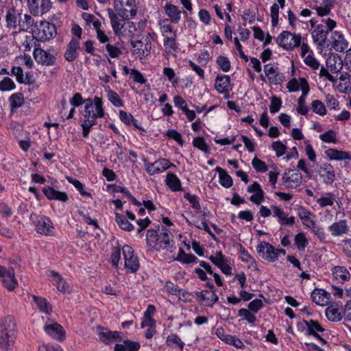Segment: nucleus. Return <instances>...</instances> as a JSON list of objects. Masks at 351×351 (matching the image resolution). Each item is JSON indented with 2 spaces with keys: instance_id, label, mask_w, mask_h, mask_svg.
Wrapping results in <instances>:
<instances>
[{
  "instance_id": "864d4df0",
  "label": "nucleus",
  "mask_w": 351,
  "mask_h": 351,
  "mask_svg": "<svg viewBox=\"0 0 351 351\" xmlns=\"http://www.w3.org/2000/svg\"><path fill=\"white\" fill-rule=\"evenodd\" d=\"M11 75L16 77V80L19 84H32L31 82H25L24 79L23 70L21 66H13L11 69Z\"/></svg>"
},
{
  "instance_id": "603ef678",
  "label": "nucleus",
  "mask_w": 351,
  "mask_h": 351,
  "mask_svg": "<svg viewBox=\"0 0 351 351\" xmlns=\"http://www.w3.org/2000/svg\"><path fill=\"white\" fill-rule=\"evenodd\" d=\"M166 342L167 345L169 347H173V345H176L180 350H182L184 346V343L178 335L174 333H171L167 337Z\"/></svg>"
},
{
  "instance_id": "338daca9",
  "label": "nucleus",
  "mask_w": 351,
  "mask_h": 351,
  "mask_svg": "<svg viewBox=\"0 0 351 351\" xmlns=\"http://www.w3.org/2000/svg\"><path fill=\"white\" fill-rule=\"evenodd\" d=\"M271 148L276 152V154L278 157L283 156L287 149V146L280 141L273 142Z\"/></svg>"
},
{
  "instance_id": "f257e3e1",
  "label": "nucleus",
  "mask_w": 351,
  "mask_h": 351,
  "mask_svg": "<svg viewBox=\"0 0 351 351\" xmlns=\"http://www.w3.org/2000/svg\"><path fill=\"white\" fill-rule=\"evenodd\" d=\"M17 337L16 324L12 315L0 319V348L3 351H12Z\"/></svg>"
},
{
  "instance_id": "9d476101",
  "label": "nucleus",
  "mask_w": 351,
  "mask_h": 351,
  "mask_svg": "<svg viewBox=\"0 0 351 351\" xmlns=\"http://www.w3.org/2000/svg\"><path fill=\"white\" fill-rule=\"evenodd\" d=\"M256 251L260 257L268 262L273 263L278 260L276 248L268 242H260L256 247Z\"/></svg>"
},
{
  "instance_id": "3c124183",
  "label": "nucleus",
  "mask_w": 351,
  "mask_h": 351,
  "mask_svg": "<svg viewBox=\"0 0 351 351\" xmlns=\"http://www.w3.org/2000/svg\"><path fill=\"white\" fill-rule=\"evenodd\" d=\"M216 63L219 69L223 72H228L231 69L230 61L226 56H218L216 60Z\"/></svg>"
},
{
  "instance_id": "de8ad7c7",
  "label": "nucleus",
  "mask_w": 351,
  "mask_h": 351,
  "mask_svg": "<svg viewBox=\"0 0 351 351\" xmlns=\"http://www.w3.org/2000/svg\"><path fill=\"white\" fill-rule=\"evenodd\" d=\"M37 26L34 23V19L29 14H25L23 16V19L21 21V26L19 29V32H27L29 29L32 28L33 26Z\"/></svg>"
},
{
  "instance_id": "0e129e2a",
  "label": "nucleus",
  "mask_w": 351,
  "mask_h": 351,
  "mask_svg": "<svg viewBox=\"0 0 351 351\" xmlns=\"http://www.w3.org/2000/svg\"><path fill=\"white\" fill-rule=\"evenodd\" d=\"M291 37V44L285 45L287 51L293 50L295 47H298L302 45V36L300 34L292 33Z\"/></svg>"
},
{
  "instance_id": "cd10ccee",
  "label": "nucleus",
  "mask_w": 351,
  "mask_h": 351,
  "mask_svg": "<svg viewBox=\"0 0 351 351\" xmlns=\"http://www.w3.org/2000/svg\"><path fill=\"white\" fill-rule=\"evenodd\" d=\"M160 226H158V230L149 229L146 233V243L148 247V251L152 252L154 250H159L160 247L157 245L159 241Z\"/></svg>"
},
{
  "instance_id": "7c9ffc66",
  "label": "nucleus",
  "mask_w": 351,
  "mask_h": 351,
  "mask_svg": "<svg viewBox=\"0 0 351 351\" xmlns=\"http://www.w3.org/2000/svg\"><path fill=\"white\" fill-rule=\"evenodd\" d=\"M164 10L172 23L177 24L180 22L182 11L176 5L171 3H166Z\"/></svg>"
},
{
  "instance_id": "e433bc0d",
  "label": "nucleus",
  "mask_w": 351,
  "mask_h": 351,
  "mask_svg": "<svg viewBox=\"0 0 351 351\" xmlns=\"http://www.w3.org/2000/svg\"><path fill=\"white\" fill-rule=\"evenodd\" d=\"M24 101L23 94L21 92L15 93L10 95L8 99V102L11 112H15L18 108L23 105Z\"/></svg>"
},
{
  "instance_id": "a19ab883",
  "label": "nucleus",
  "mask_w": 351,
  "mask_h": 351,
  "mask_svg": "<svg viewBox=\"0 0 351 351\" xmlns=\"http://www.w3.org/2000/svg\"><path fill=\"white\" fill-rule=\"evenodd\" d=\"M115 221L123 230L130 232L134 230V226L122 215L118 213H115Z\"/></svg>"
},
{
  "instance_id": "09e8293b",
  "label": "nucleus",
  "mask_w": 351,
  "mask_h": 351,
  "mask_svg": "<svg viewBox=\"0 0 351 351\" xmlns=\"http://www.w3.org/2000/svg\"><path fill=\"white\" fill-rule=\"evenodd\" d=\"M295 245L299 251H304L308 244V241L304 232H300L295 236Z\"/></svg>"
},
{
  "instance_id": "680f3d73",
  "label": "nucleus",
  "mask_w": 351,
  "mask_h": 351,
  "mask_svg": "<svg viewBox=\"0 0 351 351\" xmlns=\"http://www.w3.org/2000/svg\"><path fill=\"white\" fill-rule=\"evenodd\" d=\"M171 232L165 226L161 227L160 234L159 235V241L165 245L167 247L170 244Z\"/></svg>"
},
{
  "instance_id": "bb28decb",
  "label": "nucleus",
  "mask_w": 351,
  "mask_h": 351,
  "mask_svg": "<svg viewBox=\"0 0 351 351\" xmlns=\"http://www.w3.org/2000/svg\"><path fill=\"white\" fill-rule=\"evenodd\" d=\"M230 77L226 75H217L215 83L216 90L221 94L228 93L230 90Z\"/></svg>"
},
{
  "instance_id": "1a4fd4ad",
  "label": "nucleus",
  "mask_w": 351,
  "mask_h": 351,
  "mask_svg": "<svg viewBox=\"0 0 351 351\" xmlns=\"http://www.w3.org/2000/svg\"><path fill=\"white\" fill-rule=\"evenodd\" d=\"M21 19L22 13L19 12L14 6H12L7 10L5 14L7 28L16 30V32H19Z\"/></svg>"
},
{
  "instance_id": "ddd939ff",
  "label": "nucleus",
  "mask_w": 351,
  "mask_h": 351,
  "mask_svg": "<svg viewBox=\"0 0 351 351\" xmlns=\"http://www.w3.org/2000/svg\"><path fill=\"white\" fill-rule=\"evenodd\" d=\"M97 332L99 341L106 345H109L112 341H120L122 339L120 332L112 331L101 325L97 326Z\"/></svg>"
},
{
  "instance_id": "0eeeda50",
  "label": "nucleus",
  "mask_w": 351,
  "mask_h": 351,
  "mask_svg": "<svg viewBox=\"0 0 351 351\" xmlns=\"http://www.w3.org/2000/svg\"><path fill=\"white\" fill-rule=\"evenodd\" d=\"M33 56L38 64L43 65L52 66L56 62L55 56L51 54L48 51L41 49L39 43H34Z\"/></svg>"
},
{
  "instance_id": "49530a36",
  "label": "nucleus",
  "mask_w": 351,
  "mask_h": 351,
  "mask_svg": "<svg viewBox=\"0 0 351 351\" xmlns=\"http://www.w3.org/2000/svg\"><path fill=\"white\" fill-rule=\"evenodd\" d=\"M291 35L292 33L289 31H282L277 37L276 43L283 49L287 51V49L285 48L286 47L285 45L291 44V40H289V38Z\"/></svg>"
},
{
  "instance_id": "052dcab7",
  "label": "nucleus",
  "mask_w": 351,
  "mask_h": 351,
  "mask_svg": "<svg viewBox=\"0 0 351 351\" xmlns=\"http://www.w3.org/2000/svg\"><path fill=\"white\" fill-rule=\"evenodd\" d=\"M165 136H167L169 138L173 139L180 146H182L184 145V141L182 138V136L181 134L176 130H168L165 133Z\"/></svg>"
},
{
  "instance_id": "6e6552de",
  "label": "nucleus",
  "mask_w": 351,
  "mask_h": 351,
  "mask_svg": "<svg viewBox=\"0 0 351 351\" xmlns=\"http://www.w3.org/2000/svg\"><path fill=\"white\" fill-rule=\"evenodd\" d=\"M122 251L125 268L131 273H135L139 269L140 264L138 257L134 255L132 247L128 245H125L122 248Z\"/></svg>"
},
{
  "instance_id": "f704fd0d",
  "label": "nucleus",
  "mask_w": 351,
  "mask_h": 351,
  "mask_svg": "<svg viewBox=\"0 0 351 351\" xmlns=\"http://www.w3.org/2000/svg\"><path fill=\"white\" fill-rule=\"evenodd\" d=\"M328 32L324 24L318 25L312 33L314 43H317L319 45H323L326 43Z\"/></svg>"
},
{
  "instance_id": "c03bdc74",
  "label": "nucleus",
  "mask_w": 351,
  "mask_h": 351,
  "mask_svg": "<svg viewBox=\"0 0 351 351\" xmlns=\"http://www.w3.org/2000/svg\"><path fill=\"white\" fill-rule=\"evenodd\" d=\"M106 93L108 99L114 106L117 108L123 106V101L117 92L108 87V90H106Z\"/></svg>"
},
{
  "instance_id": "f3484780",
  "label": "nucleus",
  "mask_w": 351,
  "mask_h": 351,
  "mask_svg": "<svg viewBox=\"0 0 351 351\" xmlns=\"http://www.w3.org/2000/svg\"><path fill=\"white\" fill-rule=\"evenodd\" d=\"M271 209L273 212V216L278 219V222L281 226H292L295 224V218L293 216L288 217V215L284 210L277 206L271 205Z\"/></svg>"
},
{
  "instance_id": "2eb2a0df",
  "label": "nucleus",
  "mask_w": 351,
  "mask_h": 351,
  "mask_svg": "<svg viewBox=\"0 0 351 351\" xmlns=\"http://www.w3.org/2000/svg\"><path fill=\"white\" fill-rule=\"evenodd\" d=\"M343 304L338 301L329 305L326 311L325 315L327 319L332 322H338L341 320L343 314Z\"/></svg>"
},
{
  "instance_id": "5fc2aeb1",
  "label": "nucleus",
  "mask_w": 351,
  "mask_h": 351,
  "mask_svg": "<svg viewBox=\"0 0 351 351\" xmlns=\"http://www.w3.org/2000/svg\"><path fill=\"white\" fill-rule=\"evenodd\" d=\"M16 88V84L9 77H5L0 82V90L1 92L11 91Z\"/></svg>"
},
{
  "instance_id": "20e7f679",
  "label": "nucleus",
  "mask_w": 351,
  "mask_h": 351,
  "mask_svg": "<svg viewBox=\"0 0 351 351\" xmlns=\"http://www.w3.org/2000/svg\"><path fill=\"white\" fill-rule=\"evenodd\" d=\"M84 120L83 123L90 128L97 124V119L102 118L105 115V110L103 106V100L101 97H95V111L90 112L89 116L86 113L84 114Z\"/></svg>"
},
{
  "instance_id": "37998d69",
  "label": "nucleus",
  "mask_w": 351,
  "mask_h": 351,
  "mask_svg": "<svg viewBox=\"0 0 351 351\" xmlns=\"http://www.w3.org/2000/svg\"><path fill=\"white\" fill-rule=\"evenodd\" d=\"M33 300L34 302L38 306L40 311L45 313L46 314L50 313V312L51 311V308L50 307L49 302L47 301L45 298L34 295Z\"/></svg>"
},
{
  "instance_id": "69168bd1",
  "label": "nucleus",
  "mask_w": 351,
  "mask_h": 351,
  "mask_svg": "<svg viewBox=\"0 0 351 351\" xmlns=\"http://www.w3.org/2000/svg\"><path fill=\"white\" fill-rule=\"evenodd\" d=\"M319 138L326 143H336L337 141L336 132L333 130H329L320 134Z\"/></svg>"
},
{
  "instance_id": "bf43d9fd",
  "label": "nucleus",
  "mask_w": 351,
  "mask_h": 351,
  "mask_svg": "<svg viewBox=\"0 0 351 351\" xmlns=\"http://www.w3.org/2000/svg\"><path fill=\"white\" fill-rule=\"evenodd\" d=\"M311 110L313 112L321 116L325 115L327 112L324 104L318 99L312 101Z\"/></svg>"
},
{
  "instance_id": "6e6d98bb",
  "label": "nucleus",
  "mask_w": 351,
  "mask_h": 351,
  "mask_svg": "<svg viewBox=\"0 0 351 351\" xmlns=\"http://www.w3.org/2000/svg\"><path fill=\"white\" fill-rule=\"evenodd\" d=\"M335 200V195L332 193H327L326 196L317 199V202L322 208H324L328 206H332Z\"/></svg>"
},
{
  "instance_id": "ea45409f",
  "label": "nucleus",
  "mask_w": 351,
  "mask_h": 351,
  "mask_svg": "<svg viewBox=\"0 0 351 351\" xmlns=\"http://www.w3.org/2000/svg\"><path fill=\"white\" fill-rule=\"evenodd\" d=\"M176 260L185 264L199 262L198 258L194 254H186L182 248H180Z\"/></svg>"
},
{
  "instance_id": "6ab92c4d",
  "label": "nucleus",
  "mask_w": 351,
  "mask_h": 351,
  "mask_svg": "<svg viewBox=\"0 0 351 351\" xmlns=\"http://www.w3.org/2000/svg\"><path fill=\"white\" fill-rule=\"evenodd\" d=\"M215 335L224 343L233 346L237 348H243L245 345L243 342L235 335H228L225 332L223 328L216 329Z\"/></svg>"
},
{
  "instance_id": "8fccbe9b",
  "label": "nucleus",
  "mask_w": 351,
  "mask_h": 351,
  "mask_svg": "<svg viewBox=\"0 0 351 351\" xmlns=\"http://www.w3.org/2000/svg\"><path fill=\"white\" fill-rule=\"evenodd\" d=\"M193 145L195 148L201 150L202 152H204L205 154L210 153V147L206 143L205 139L202 136H197V137L193 138Z\"/></svg>"
},
{
  "instance_id": "4c0bfd02",
  "label": "nucleus",
  "mask_w": 351,
  "mask_h": 351,
  "mask_svg": "<svg viewBox=\"0 0 351 351\" xmlns=\"http://www.w3.org/2000/svg\"><path fill=\"white\" fill-rule=\"evenodd\" d=\"M165 183L172 191H180L182 190L181 181L178 177L173 173H169L167 175Z\"/></svg>"
},
{
  "instance_id": "58836bf2",
  "label": "nucleus",
  "mask_w": 351,
  "mask_h": 351,
  "mask_svg": "<svg viewBox=\"0 0 351 351\" xmlns=\"http://www.w3.org/2000/svg\"><path fill=\"white\" fill-rule=\"evenodd\" d=\"M215 171L219 173V182L222 186L228 189L232 186V178L225 169L220 167H217Z\"/></svg>"
},
{
  "instance_id": "2f4dec72",
  "label": "nucleus",
  "mask_w": 351,
  "mask_h": 351,
  "mask_svg": "<svg viewBox=\"0 0 351 351\" xmlns=\"http://www.w3.org/2000/svg\"><path fill=\"white\" fill-rule=\"evenodd\" d=\"M320 176L323 178V182L326 184H331L335 180V173L331 164L325 162L320 167Z\"/></svg>"
},
{
  "instance_id": "b1692460",
  "label": "nucleus",
  "mask_w": 351,
  "mask_h": 351,
  "mask_svg": "<svg viewBox=\"0 0 351 351\" xmlns=\"http://www.w3.org/2000/svg\"><path fill=\"white\" fill-rule=\"evenodd\" d=\"M312 300L317 305L326 306L331 300L330 293L323 289L315 288L311 295Z\"/></svg>"
},
{
  "instance_id": "79ce46f5",
  "label": "nucleus",
  "mask_w": 351,
  "mask_h": 351,
  "mask_svg": "<svg viewBox=\"0 0 351 351\" xmlns=\"http://www.w3.org/2000/svg\"><path fill=\"white\" fill-rule=\"evenodd\" d=\"M130 44L133 48L132 53L139 59H143L145 57L143 48H144V43L142 40H132Z\"/></svg>"
},
{
  "instance_id": "473e14b6",
  "label": "nucleus",
  "mask_w": 351,
  "mask_h": 351,
  "mask_svg": "<svg viewBox=\"0 0 351 351\" xmlns=\"http://www.w3.org/2000/svg\"><path fill=\"white\" fill-rule=\"evenodd\" d=\"M107 11L108 16L110 20L111 26L114 31V34L116 36L125 35L124 31H123V29L124 28V25H121L120 23L121 20L119 19L117 15L113 12V10L111 8H108Z\"/></svg>"
},
{
  "instance_id": "4d7b16f0",
  "label": "nucleus",
  "mask_w": 351,
  "mask_h": 351,
  "mask_svg": "<svg viewBox=\"0 0 351 351\" xmlns=\"http://www.w3.org/2000/svg\"><path fill=\"white\" fill-rule=\"evenodd\" d=\"M313 234L317 237L320 241H324L326 238V233L323 228L319 226H317L315 221H311V227Z\"/></svg>"
},
{
  "instance_id": "9b49d317",
  "label": "nucleus",
  "mask_w": 351,
  "mask_h": 351,
  "mask_svg": "<svg viewBox=\"0 0 351 351\" xmlns=\"http://www.w3.org/2000/svg\"><path fill=\"white\" fill-rule=\"evenodd\" d=\"M0 281L8 291H14L18 285L14 268L12 267L6 268L3 266V269L1 271L0 274Z\"/></svg>"
},
{
  "instance_id": "c85d7f7f",
  "label": "nucleus",
  "mask_w": 351,
  "mask_h": 351,
  "mask_svg": "<svg viewBox=\"0 0 351 351\" xmlns=\"http://www.w3.org/2000/svg\"><path fill=\"white\" fill-rule=\"evenodd\" d=\"M332 47L338 52H342L348 46V41L344 38L343 35L339 32L335 31L332 35Z\"/></svg>"
},
{
  "instance_id": "72a5a7b5",
  "label": "nucleus",
  "mask_w": 351,
  "mask_h": 351,
  "mask_svg": "<svg viewBox=\"0 0 351 351\" xmlns=\"http://www.w3.org/2000/svg\"><path fill=\"white\" fill-rule=\"evenodd\" d=\"M325 154L330 160H351V154L349 152L329 148L325 151Z\"/></svg>"
},
{
  "instance_id": "393cba45",
  "label": "nucleus",
  "mask_w": 351,
  "mask_h": 351,
  "mask_svg": "<svg viewBox=\"0 0 351 351\" xmlns=\"http://www.w3.org/2000/svg\"><path fill=\"white\" fill-rule=\"evenodd\" d=\"M42 191L49 200H58L62 202H66L69 200L68 195L65 192L57 191L51 186H45L43 188Z\"/></svg>"
},
{
  "instance_id": "4468645a",
  "label": "nucleus",
  "mask_w": 351,
  "mask_h": 351,
  "mask_svg": "<svg viewBox=\"0 0 351 351\" xmlns=\"http://www.w3.org/2000/svg\"><path fill=\"white\" fill-rule=\"evenodd\" d=\"M282 183L287 189H295L302 183V176L298 171L289 169L282 176Z\"/></svg>"
},
{
  "instance_id": "a878e982",
  "label": "nucleus",
  "mask_w": 351,
  "mask_h": 351,
  "mask_svg": "<svg viewBox=\"0 0 351 351\" xmlns=\"http://www.w3.org/2000/svg\"><path fill=\"white\" fill-rule=\"evenodd\" d=\"M328 230L332 236L339 237L348 234L349 227L346 219H341L328 226Z\"/></svg>"
},
{
  "instance_id": "39448f33",
  "label": "nucleus",
  "mask_w": 351,
  "mask_h": 351,
  "mask_svg": "<svg viewBox=\"0 0 351 351\" xmlns=\"http://www.w3.org/2000/svg\"><path fill=\"white\" fill-rule=\"evenodd\" d=\"M34 32L36 40L46 41L50 40L56 34V27L53 23L43 21L40 22Z\"/></svg>"
},
{
  "instance_id": "774afa93",
  "label": "nucleus",
  "mask_w": 351,
  "mask_h": 351,
  "mask_svg": "<svg viewBox=\"0 0 351 351\" xmlns=\"http://www.w3.org/2000/svg\"><path fill=\"white\" fill-rule=\"evenodd\" d=\"M252 165L257 172H265L267 171V166L265 162L255 157L252 161Z\"/></svg>"
},
{
  "instance_id": "c756f323",
  "label": "nucleus",
  "mask_w": 351,
  "mask_h": 351,
  "mask_svg": "<svg viewBox=\"0 0 351 351\" xmlns=\"http://www.w3.org/2000/svg\"><path fill=\"white\" fill-rule=\"evenodd\" d=\"M334 278L340 283H344L350 279L351 274L343 266H334L331 269Z\"/></svg>"
},
{
  "instance_id": "a211bd4d",
  "label": "nucleus",
  "mask_w": 351,
  "mask_h": 351,
  "mask_svg": "<svg viewBox=\"0 0 351 351\" xmlns=\"http://www.w3.org/2000/svg\"><path fill=\"white\" fill-rule=\"evenodd\" d=\"M195 295L197 300L205 306L213 307L219 300V297L214 291L210 293L208 290L195 291Z\"/></svg>"
},
{
  "instance_id": "5701e85b",
  "label": "nucleus",
  "mask_w": 351,
  "mask_h": 351,
  "mask_svg": "<svg viewBox=\"0 0 351 351\" xmlns=\"http://www.w3.org/2000/svg\"><path fill=\"white\" fill-rule=\"evenodd\" d=\"M44 330L48 335L58 341H63L66 338L65 330L58 323L47 325Z\"/></svg>"
},
{
  "instance_id": "13d9d810",
  "label": "nucleus",
  "mask_w": 351,
  "mask_h": 351,
  "mask_svg": "<svg viewBox=\"0 0 351 351\" xmlns=\"http://www.w3.org/2000/svg\"><path fill=\"white\" fill-rule=\"evenodd\" d=\"M184 197L189 202L192 208L195 210H199L201 209V205L199 203V197L196 195H192L189 193H185Z\"/></svg>"
},
{
  "instance_id": "f8f14e48",
  "label": "nucleus",
  "mask_w": 351,
  "mask_h": 351,
  "mask_svg": "<svg viewBox=\"0 0 351 351\" xmlns=\"http://www.w3.org/2000/svg\"><path fill=\"white\" fill-rule=\"evenodd\" d=\"M306 326V335H311L317 339L322 345L327 343V341L324 339L318 332L325 331V329L321 326L318 321L314 319L302 321V325Z\"/></svg>"
},
{
  "instance_id": "4be33fe9",
  "label": "nucleus",
  "mask_w": 351,
  "mask_h": 351,
  "mask_svg": "<svg viewBox=\"0 0 351 351\" xmlns=\"http://www.w3.org/2000/svg\"><path fill=\"white\" fill-rule=\"evenodd\" d=\"M208 259L226 275L232 274V267L227 264L226 260L221 251L217 252L215 256H210Z\"/></svg>"
},
{
  "instance_id": "f03ea898",
  "label": "nucleus",
  "mask_w": 351,
  "mask_h": 351,
  "mask_svg": "<svg viewBox=\"0 0 351 351\" xmlns=\"http://www.w3.org/2000/svg\"><path fill=\"white\" fill-rule=\"evenodd\" d=\"M29 220L35 227V231L41 235L52 237L55 235V226L51 219L44 215L32 213Z\"/></svg>"
},
{
  "instance_id": "aec40b11",
  "label": "nucleus",
  "mask_w": 351,
  "mask_h": 351,
  "mask_svg": "<svg viewBox=\"0 0 351 351\" xmlns=\"http://www.w3.org/2000/svg\"><path fill=\"white\" fill-rule=\"evenodd\" d=\"M264 72L269 82L275 85L280 84L285 79V75L278 72V67L269 64L264 66Z\"/></svg>"
},
{
  "instance_id": "7ed1b4c3",
  "label": "nucleus",
  "mask_w": 351,
  "mask_h": 351,
  "mask_svg": "<svg viewBox=\"0 0 351 351\" xmlns=\"http://www.w3.org/2000/svg\"><path fill=\"white\" fill-rule=\"evenodd\" d=\"M263 307V303L261 299H255L248 304V309L241 308L238 311L239 317H242L250 324H254L256 317L254 315Z\"/></svg>"
},
{
  "instance_id": "423d86ee",
  "label": "nucleus",
  "mask_w": 351,
  "mask_h": 351,
  "mask_svg": "<svg viewBox=\"0 0 351 351\" xmlns=\"http://www.w3.org/2000/svg\"><path fill=\"white\" fill-rule=\"evenodd\" d=\"M28 10L33 16H42L51 8V0H28Z\"/></svg>"
},
{
  "instance_id": "a18cd8bd",
  "label": "nucleus",
  "mask_w": 351,
  "mask_h": 351,
  "mask_svg": "<svg viewBox=\"0 0 351 351\" xmlns=\"http://www.w3.org/2000/svg\"><path fill=\"white\" fill-rule=\"evenodd\" d=\"M177 35L171 36H165L163 40V44L167 50L176 52L178 49V44L176 42Z\"/></svg>"
},
{
  "instance_id": "e2e57ef3",
  "label": "nucleus",
  "mask_w": 351,
  "mask_h": 351,
  "mask_svg": "<svg viewBox=\"0 0 351 351\" xmlns=\"http://www.w3.org/2000/svg\"><path fill=\"white\" fill-rule=\"evenodd\" d=\"M69 183L72 184L80 192L81 195L84 197H90V193L84 191V184L78 180L72 178H67Z\"/></svg>"
},
{
  "instance_id": "dca6fc26",
  "label": "nucleus",
  "mask_w": 351,
  "mask_h": 351,
  "mask_svg": "<svg viewBox=\"0 0 351 351\" xmlns=\"http://www.w3.org/2000/svg\"><path fill=\"white\" fill-rule=\"evenodd\" d=\"M47 276L50 278L53 285H54L59 291L64 293H71L70 286L58 272L54 270H50L47 271Z\"/></svg>"
},
{
  "instance_id": "412c9836",
  "label": "nucleus",
  "mask_w": 351,
  "mask_h": 351,
  "mask_svg": "<svg viewBox=\"0 0 351 351\" xmlns=\"http://www.w3.org/2000/svg\"><path fill=\"white\" fill-rule=\"evenodd\" d=\"M80 50V42L78 41V39H71L64 53L65 60L69 62H73L78 58Z\"/></svg>"
},
{
  "instance_id": "c9c22d12",
  "label": "nucleus",
  "mask_w": 351,
  "mask_h": 351,
  "mask_svg": "<svg viewBox=\"0 0 351 351\" xmlns=\"http://www.w3.org/2000/svg\"><path fill=\"white\" fill-rule=\"evenodd\" d=\"M298 216L302 221L304 226L310 228L311 221H315L312 217H315V215L308 209L303 206H298Z\"/></svg>"
}]
</instances>
